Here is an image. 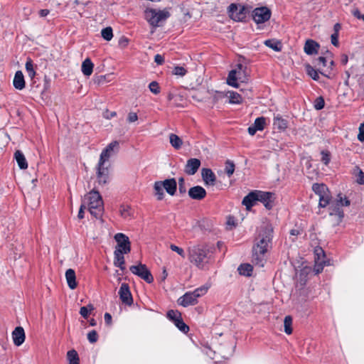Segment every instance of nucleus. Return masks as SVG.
Instances as JSON below:
<instances>
[{
	"label": "nucleus",
	"mask_w": 364,
	"mask_h": 364,
	"mask_svg": "<svg viewBox=\"0 0 364 364\" xmlns=\"http://www.w3.org/2000/svg\"><path fill=\"white\" fill-rule=\"evenodd\" d=\"M26 70L28 73V77L33 79L36 76V71L33 68V63L31 58H28L26 63Z\"/></svg>",
	"instance_id": "39"
},
{
	"label": "nucleus",
	"mask_w": 364,
	"mask_h": 364,
	"mask_svg": "<svg viewBox=\"0 0 364 364\" xmlns=\"http://www.w3.org/2000/svg\"><path fill=\"white\" fill-rule=\"evenodd\" d=\"M288 120L280 114H275L273 119V128L279 131H284L288 127Z\"/></svg>",
	"instance_id": "19"
},
{
	"label": "nucleus",
	"mask_w": 364,
	"mask_h": 364,
	"mask_svg": "<svg viewBox=\"0 0 364 364\" xmlns=\"http://www.w3.org/2000/svg\"><path fill=\"white\" fill-rule=\"evenodd\" d=\"M86 208V203H84V201L82 200V203L80 207V210H79V212H78V214H77V218L79 219H82L84 218V210Z\"/></svg>",
	"instance_id": "59"
},
{
	"label": "nucleus",
	"mask_w": 364,
	"mask_h": 364,
	"mask_svg": "<svg viewBox=\"0 0 364 364\" xmlns=\"http://www.w3.org/2000/svg\"><path fill=\"white\" fill-rule=\"evenodd\" d=\"M266 119L264 117H257L253 124L255 127H256L258 131H262L264 128Z\"/></svg>",
	"instance_id": "47"
},
{
	"label": "nucleus",
	"mask_w": 364,
	"mask_h": 364,
	"mask_svg": "<svg viewBox=\"0 0 364 364\" xmlns=\"http://www.w3.org/2000/svg\"><path fill=\"white\" fill-rule=\"evenodd\" d=\"M65 278L68 286L71 289H75L77 287L76 275L73 269H68L65 272Z\"/></svg>",
	"instance_id": "26"
},
{
	"label": "nucleus",
	"mask_w": 364,
	"mask_h": 364,
	"mask_svg": "<svg viewBox=\"0 0 364 364\" xmlns=\"http://www.w3.org/2000/svg\"><path fill=\"white\" fill-rule=\"evenodd\" d=\"M319 44L314 40L308 39L304 47V52L309 55L317 54L318 52Z\"/></svg>",
	"instance_id": "22"
},
{
	"label": "nucleus",
	"mask_w": 364,
	"mask_h": 364,
	"mask_svg": "<svg viewBox=\"0 0 364 364\" xmlns=\"http://www.w3.org/2000/svg\"><path fill=\"white\" fill-rule=\"evenodd\" d=\"M223 96L229 99V103L239 105L242 102V97L235 91H228Z\"/></svg>",
	"instance_id": "27"
},
{
	"label": "nucleus",
	"mask_w": 364,
	"mask_h": 364,
	"mask_svg": "<svg viewBox=\"0 0 364 364\" xmlns=\"http://www.w3.org/2000/svg\"><path fill=\"white\" fill-rule=\"evenodd\" d=\"M325 102L322 97H317L314 101V107L316 110H321L324 107Z\"/></svg>",
	"instance_id": "51"
},
{
	"label": "nucleus",
	"mask_w": 364,
	"mask_h": 364,
	"mask_svg": "<svg viewBox=\"0 0 364 364\" xmlns=\"http://www.w3.org/2000/svg\"><path fill=\"white\" fill-rule=\"evenodd\" d=\"M164 189L170 196H174L177 190V182L174 178L165 179L162 181Z\"/></svg>",
	"instance_id": "21"
},
{
	"label": "nucleus",
	"mask_w": 364,
	"mask_h": 364,
	"mask_svg": "<svg viewBox=\"0 0 364 364\" xmlns=\"http://www.w3.org/2000/svg\"><path fill=\"white\" fill-rule=\"evenodd\" d=\"M312 190L318 196L328 192V187L323 183H314L312 186Z\"/></svg>",
	"instance_id": "34"
},
{
	"label": "nucleus",
	"mask_w": 364,
	"mask_h": 364,
	"mask_svg": "<svg viewBox=\"0 0 364 364\" xmlns=\"http://www.w3.org/2000/svg\"><path fill=\"white\" fill-rule=\"evenodd\" d=\"M162 181H156L154 184V195L158 200H161L164 198V186Z\"/></svg>",
	"instance_id": "31"
},
{
	"label": "nucleus",
	"mask_w": 364,
	"mask_h": 364,
	"mask_svg": "<svg viewBox=\"0 0 364 364\" xmlns=\"http://www.w3.org/2000/svg\"><path fill=\"white\" fill-rule=\"evenodd\" d=\"M87 339L90 343H94L98 339V335L96 331L92 330L87 333Z\"/></svg>",
	"instance_id": "55"
},
{
	"label": "nucleus",
	"mask_w": 364,
	"mask_h": 364,
	"mask_svg": "<svg viewBox=\"0 0 364 364\" xmlns=\"http://www.w3.org/2000/svg\"><path fill=\"white\" fill-rule=\"evenodd\" d=\"M214 247L206 245H196L188 248V259L198 268L203 269L213 260Z\"/></svg>",
	"instance_id": "2"
},
{
	"label": "nucleus",
	"mask_w": 364,
	"mask_h": 364,
	"mask_svg": "<svg viewBox=\"0 0 364 364\" xmlns=\"http://www.w3.org/2000/svg\"><path fill=\"white\" fill-rule=\"evenodd\" d=\"M264 45L274 51H281L282 45L280 41L274 39H268L264 41Z\"/></svg>",
	"instance_id": "33"
},
{
	"label": "nucleus",
	"mask_w": 364,
	"mask_h": 364,
	"mask_svg": "<svg viewBox=\"0 0 364 364\" xmlns=\"http://www.w3.org/2000/svg\"><path fill=\"white\" fill-rule=\"evenodd\" d=\"M166 316L175 323L177 320L181 318V314L177 310H169L167 311Z\"/></svg>",
	"instance_id": "40"
},
{
	"label": "nucleus",
	"mask_w": 364,
	"mask_h": 364,
	"mask_svg": "<svg viewBox=\"0 0 364 364\" xmlns=\"http://www.w3.org/2000/svg\"><path fill=\"white\" fill-rule=\"evenodd\" d=\"M120 214L122 217L127 219L132 216V208L129 205H122L120 206L119 209Z\"/></svg>",
	"instance_id": "44"
},
{
	"label": "nucleus",
	"mask_w": 364,
	"mask_h": 364,
	"mask_svg": "<svg viewBox=\"0 0 364 364\" xmlns=\"http://www.w3.org/2000/svg\"><path fill=\"white\" fill-rule=\"evenodd\" d=\"M201 176L205 186H214L216 181V176L214 172L208 168L201 170Z\"/></svg>",
	"instance_id": "16"
},
{
	"label": "nucleus",
	"mask_w": 364,
	"mask_h": 364,
	"mask_svg": "<svg viewBox=\"0 0 364 364\" xmlns=\"http://www.w3.org/2000/svg\"><path fill=\"white\" fill-rule=\"evenodd\" d=\"M257 131H258V129L256 127H255V126L253 124L250 126L247 129V132H248L249 134L251 136L255 135V133L257 132Z\"/></svg>",
	"instance_id": "63"
},
{
	"label": "nucleus",
	"mask_w": 364,
	"mask_h": 364,
	"mask_svg": "<svg viewBox=\"0 0 364 364\" xmlns=\"http://www.w3.org/2000/svg\"><path fill=\"white\" fill-rule=\"evenodd\" d=\"M271 16L272 11L267 6L255 8L252 12V19L257 24L267 22L270 19Z\"/></svg>",
	"instance_id": "9"
},
{
	"label": "nucleus",
	"mask_w": 364,
	"mask_h": 364,
	"mask_svg": "<svg viewBox=\"0 0 364 364\" xmlns=\"http://www.w3.org/2000/svg\"><path fill=\"white\" fill-rule=\"evenodd\" d=\"M14 157L21 169H26L28 168V163L22 151L20 150L16 151L14 153Z\"/></svg>",
	"instance_id": "28"
},
{
	"label": "nucleus",
	"mask_w": 364,
	"mask_h": 364,
	"mask_svg": "<svg viewBox=\"0 0 364 364\" xmlns=\"http://www.w3.org/2000/svg\"><path fill=\"white\" fill-rule=\"evenodd\" d=\"M178 191L179 193L181 195H183L186 193L185 179L183 177H181L178 178Z\"/></svg>",
	"instance_id": "53"
},
{
	"label": "nucleus",
	"mask_w": 364,
	"mask_h": 364,
	"mask_svg": "<svg viewBox=\"0 0 364 364\" xmlns=\"http://www.w3.org/2000/svg\"><path fill=\"white\" fill-rule=\"evenodd\" d=\"M358 139L361 142L364 141V131H363L362 128H359V134L358 135Z\"/></svg>",
	"instance_id": "64"
},
{
	"label": "nucleus",
	"mask_w": 364,
	"mask_h": 364,
	"mask_svg": "<svg viewBox=\"0 0 364 364\" xmlns=\"http://www.w3.org/2000/svg\"><path fill=\"white\" fill-rule=\"evenodd\" d=\"M94 64L90 58H86L82 63L81 70L84 75L90 76L93 71Z\"/></svg>",
	"instance_id": "29"
},
{
	"label": "nucleus",
	"mask_w": 364,
	"mask_h": 364,
	"mask_svg": "<svg viewBox=\"0 0 364 364\" xmlns=\"http://www.w3.org/2000/svg\"><path fill=\"white\" fill-rule=\"evenodd\" d=\"M178 302L180 305L187 307L191 305H195L197 304L198 301L193 297L192 294L188 291L181 296L178 299Z\"/></svg>",
	"instance_id": "23"
},
{
	"label": "nucleus",
	"mask_w": 364,
	"mask_h": 364,
	"mask_svg": "<svg viewBox=\"0 0 364 364\" xmlns=\"http://www.w3.org/2000/svg\"><path fill=\"white\" fill-rule=\"evenodd\" d=\"M228 12L231 19L235 21H245L249 12L246 6L231 4L228 8Z\"/></svg>",
	"instance_id": "6"
},
{
	"label": "nucleus",
	"mask_w": 364,
	"mask_h": 364,
	"mask_svg": "<svg viewBox=\"0 0 364 364\" xmlns=\"http://www.w3.org/2000/svg\"><path fill=\"white\" fill-rule=\"evenodd\" d=\"M321 161L325 164L328 165L331 161V154L328 151L323 150L321 152Z\"/></svg>",
	"instance_id": "50"
},
{
	"label": "nucleus",
	"mask_w": 364,
	"mask_h": 364,
	"mask_svg": "<svg viewBox=\"0 0 364 364\" xmlns=\"http://www.w3.org/2000/svg\"><path fill=\"white\" fill-rule=\"evenodd\" d=\"M331 43L335 46H338L339 43H338V33H333L331 36Z\"/></svg>",
	"instance_id": "61"
},
{
	"label": "nucleus",
	"mask_w": 364,
	"mask_h": 364,
	"mask_svg": "<svg viewBox=\"0 0 364 364\" xmlns=\"http://www.w3.org/2000/svg\"><path fill=\"white\" fill-rule=\"evenodd\" d=\"M315 253L317 256V258H315V265L314 269L316 274H319L323 271V267L326 265V261L323 259L320 258L321 254H322L324 257V252L321 248H319L315 250Z\"/></svg>",
	"instance_id": "20"
},
{
	"label": "nucleus",
	"mask_w": 364,
	"mask_h": 364,
	"mask_svg": "<svg viewBox=\"0 0 364 364\" xmlns=\"http://www.w3.org/2000/svg\"><path fill=\"white\" fill-rule=\"evenodd\" d=\"M257 194L258 190H255L244 197L242 203L246 207L247 210H250L255 205L256 202L258 201Z\"/></svg>",
	"instance_id": "17"
},
{
	"label": "nucleus",
	"mask_w": 364,
	"mask_h": 364,
	"mask_svg": "<svg viewBox=\"0 0 364 364\" xmlns=\"http://www.w3.org/2000/svg\"><path fill=\"white\" fill-rule=\"evenodd\" d=\"M318 197H319L318 205H319V207H321V208H325L327 205H329L332 201L331 197L329 195V191L323 195L318 196Z\"/></svg>",
	"instance_id": "37"
},
{
	"label": "nucleus",
	"mask_w": 364,
	"mask_h": 364,
	"mask_svg": "<svg viewBox=\"0 0 364 364\" xmlns=\"http://www.w3.org/2000/svg\"><path fill=\"white\" fill-rule=\"evenodd\" d=\"M237 79H241V76L238 75L237 70H232L230 71L228 79H227V83L232 87H237L238 84L237 82Z\"/></svg>",
	"instance_id": "30"
},
{
	"label": "nucleus",
	"mask_w": 364,
	"mask_h": 364,
	"mask_svg": "<svg viewBox=\"0 0 364 364\" xmlns=\"http://www.w3.org/2000/svg\"><path fill=\"white\" fill-rule=\"evenodd\" d=\"M208 289V287H200L199 288L196 289L195 290L201 296L207 292Z\"/></svg>",
	"instance_id": "62"
},
{
	"label": "nucleus",
	"mask_w": 364,
	"mask_h": 364,
	"mask_svg": "<svg viewBox=\"0 0 364 364\" xmlns=\"http://www.w3.org/2000/svg\"><path fill=\"white\" fill-rule=\"evenodd\" d=\"M149 88L150 91L155 95H157L160 92V87L159 86V83L156 81H152L150 82L149 85Z\"/></svg>",
	"instance_id": "52"
},
{
	"label": "nucleus",
	"mask_w": 364,
	"mask_h": 364,
	"mask_svg": "<svg viewBox=\"0 0 364 364\" xmlns=\"http://www.w3.org/2000/svg\"><path fill=\"white\" fill-rule=\"evenodd\" d=\"M95 309L92 304H89L87 306H82L80 309V314L84 318H87L89 314Z\"/></svg>",
	"instance_id": "43"
},
{
	"label": "nucleus",
	"mask_w": 364,
	"mask_h": 364,
	"mask_svg": "<svg viewBox=\"0 0 364 364\" xmlns=\"http://www.w3.org/2000/svg\"><path fill=\"white\" fill-rule=\"evenodd\" d=\"M101 35L105 40L109 41L113 37L112 28L109 26L103 28Z\"/></svg>",
	"instance_id": "46"
},
{
	"label": "nucleus",
	"mask_w": 364,
	"mask_h": 364,
	"mask_svg": "<svg viewBox=\"0 0 364 364\" xmlns=\"http://www.w3.org/2000/svg\"><path fill=\"white\" fill-rule=\"evenodd\" d=\"M97 183L100 186H104L109 181V167L97 164Z\"/></svg>",
	"instance_id": "11"
},
{
	"label": "nucleus",
	"mask_w": 364,
	"mask_h": 364,
	"mask_svg": "<svg viewBox=\"0 0 364 364\" xmlns=\"http://www.w3.org/2000/svg\"><path fill=\"white\" fill-rule=\"evenodd\" d=\"M188 196L191 199L201 200L206 196V191L200 186H196L188 190Z\"/></svg>",
	"instance_id": "14"
},
{
	"label": "nucleus",
	"mask_w": 364,
	"mask_h": 364,
	"mask_svg": "<svg viewBox=\"0 0 364 364\" xmlns=\"http://www.w3.org/2000/svg\"><path fill=\"white\" fill-rule=\"evenodd\" d=\"M129 270L132 274L144 279L148 284H151L154 282V277L144 264L139 263L138 265H132L129 267Z\"/></svg>",
	"instance_id": "8"
},
{
	"label": "nucleus",
	"mask_w": 364,
	"mask_h": 364,
	"mask_svg": "<svg viewBox=\"0 0 364 364\" xmlns=\"http://www.w3.org/2000/svg\"><path fill=\"white\" fill-rule=\"evenodd\" d=\"M257 196L258 201L263 203L266 209L271 210L273 208L275 200L274 193L272 192L258 191Z\"/></svg>",
	"instance_id": "12"
},
{
	"label": "nucleus",
	"mask_w": 364,
	"mask_h": 364,
	"mask_svg": "<svg viewBox=\"0 0 364 364\" xmlns=\"http://www.w3.org/2000/svg\"><path fill=\"white\" fill-rule=\"evenodd\" d=\"M67 358L69 364H80V358L77 351L74 349L68 351Z\"/></svg>",
	"instance_id": "35"
},
{
	"label": "nucleus",
	"mask_w": 364,
	"mask_h": 364,
	"mask_svg": "<svg viewBox=\"0 0 364 364\" xmlns=\"http://www.w3.org/2000/svg\"><path fill=\"white\" fill-rule=\"evenodd\" d=\"M119 296L123 304L128 306L132 305L133 298L128 284L122 283L121 284L119 290Z\"/></svg>",
	"instance_id": "13"
},
{
	"label": "nucleus",
	"mask_w": 364,
	"mask_h": 364,
	"mask_svg": "<svg viewBox=\"0 0 364 364\" xmlns=\"http://www.w3.org/2000/svg\"><path fill=\"white\" fill-rule=\"evenodd\" d=\"M353 174L356 177V182L360 185H364V172L358 166L354 168Z\"/></svg>",
	"instance_id": "38"
},
{
	"label": "nucleus",
	"mask_w": 364,
	"mask_h": 364,
	"mask_svg": "<svg viewBox=\"0 0 364 364\" xmlns=\"http://www.w3.org/2000/svg\"><path fill=\"white\" fill-rule=\"evenodd\" d=\"M114 240L117 242V247L115 250H121L122 252L125 254L131 251V243L129 237L124 233H117L114 235Z\"/></svg>",
	"instance_id": "10"
},
{
	"label": "nucleus",
	"mask_w": 364,
	"mask_h": 364,
	"mask_svg": "<svg viewBox=\"0 0 364 364\" xmlns=\"http://www.w3.org/2000/svg\"><path fill=\"white\" fill-rule=\"evenodd\" d=\"M154 62L157 65H162L164 62V58L160 54H156L154 56Z\"/></svg>",
	"instance_id": "60"
},
{
	"label": "nucleus",
	"mask_w": 364,
	"mask_h": 364,
	"mask_svg": "<svg viewBox=\"0 0 364 364\" xmlns=\"http://www.w3.org/2000/svg\"><path fill=\"white\" fill-rule=\"evenodd\" d=\"M170 143L171 146L176 149H179L182 144V139L175 134H171L169 136Z\"/></svg>",
	"instance_id": "36"
},
{
	"label": "nucleus",
	"mask_w": 364,
	"mask_h": 364,
	"mask_svg": "<svg viewBox=\"0 0 364 364\" xmlns=\"http://www.w3.org/2000/svg\"><path fill=\"white\" fill-rule=\"evenodd\" d=\"M326 55H327L326 57L320 56L316 59V64L318 65H322L323 66L326 65V58H328V55L331 56L332 53L330 51L326 50Z\"/></svg>",
	"instance_id": "56"
},
{
	"label": "nucleus",
	"mask_w": 364,
	"mask_h": 364,
	"mask_svg": "<svg viewBox=\"0 0 364 364\" xmlns=\"http://www.w3.org/2000/svg\"><path fill=\"white\" fill-rule=\"evenodd\" d=\"M172 73L175 75L183 77L187 73V70L182 66H175L172 70Z\"/></svg>",
	"instance_id": "49"
},
{
	"label": "nucleus",
	"mask_w": 364,
	"mask_h": 364,
	"mask_svg": "<svg viewBox=\"0 0 364 364\" xmlns=\"http://www.w3.org/2000/svg\"><path fill=\"white\" fill-rule=\"evenodd\" d=\"M175 326L183 333H186L189 331V327L183 321L182 318L177 320Z\"/></svg>",
	"instance_id": "48"
},
{
	"label": "nucleus",
	"mask_w": 364,
	"mask_h": 364,
	"mask_svg": "<svg viewBox=\"0 0 364 364\" xmlns=\"http://www.w3.org/2000/svg\"><path fill=\"white\" fill-rule=\"evenodd\" d=\"M235 164L232 161L227 160L225 162V172L228 177H230L235 171Z\"/></svg>",
	"instance_id": "45"
},
{
	"label": "nucleus",
	"mask_w": 364,
	"mask_h": 364,
	"mask_svg": "<svg viewBox=\"0 0 364 364\" xmlns=\"http://www.w3.org/2000/svg\"><path fill=\"white\" fill-rule=\"evenodd\" d=\"M170 249L172 251L177 252L183 258H185L186 256L183 249L176 246V245L171 244L170 245Z\"/></svg>",
	"instance_id": "54"
},
{
	"label": "nucleus",
	"mask_w": 364,
	"mask_h": 364,
	"mask_svg": "<svg viewBox=\"0 0 364 364\" xmlns=\"http://www.w3.org/2000/svg\"><path fill=\"white\" fill-rule=\"evenodd\" d=\"M119 149V144L117 141H113L109 143L101 152L100 159L97 164L106 165L111 156L117 154Z\"/></svg>",
	"instance_id": "7"
},
{
	"label": "nucleus",
	"mask_w": 364,
	"mask_h": 364,
	"mask_svg": "<svg viewBox=\"0 0 364 364\" xmlns=\"http://www.w3.org/2000/svg\"><path fill=\"white\" fill-rule=\"evenodd\" d=\"M12 338L14 343L16 346L22 345L25 341L24 329L21 326H17L12 332Z\"/></svg>",
	"instance_id": "18"
},
{
	"label": "nucleus",
	"mask_w": 364,
	"mask_h": 364,
	"mask_svg": "<svg viewBox=\"0 0 364 364\" xmlns=\"http://www.w3.org/2000/svg\"><path fill=\"white\" fill-rule=\"evenodd\" d=\"M84 203L88 206L89 211L96 218L101 217L104 206L102 197L99 191L93 189L83 199Z\"/></svg>",
	"instance_id": "3"
},
{
	"label": "nucleus",
	"mask_w": 364,
	"mask_h": 364,
	"mask_svg": "<svg viewBox=\"0 0 364 364\" xmlns=\"http://www.w3.org/2000/svg\"><path fill=\"white\" fill-rule=\"evenodd\" d=\"M171 16L170 12L166 9L156 10L151 8H146L144 11V18L153 27H159L161 22L165 21Z\"/></svg>",
	"instance_id": "4"
},
{
	"label": "nucleus",
	"mask_w": 364,
	"mask_h": 364,
	"mask_svg": "<svg viewBox=\"0 0 364 364\" xmlns=\"http://www.w3.org/2000/svg\"><path fill=\"white\" fill-rule=\"evenodd\" d=\"M338 198L334 200H332L331 203L329 205V215L331 216H337V223H340L343 217H344V213L343 210L341 209L342 206H348L350 205V200L345 197L344 198V203H342L343 201V197L341 196V194L338 195Z\"/></svg>",
	"instance_id": "5"
},
{
	"label": "nucleus",
	"mask_w": 364,
	"mask_h": 364,
	"mask_svg": "<svg viewBox=\"0 0 364 364\" xmlns=\"http://www.w3.org/2000/svg\"><path fill=\"white\" fill-rule=\"evenodd\" d=\"M352 14L356 18L364 21V14H362L358 9L356 8L353 9Z\"/></svg>",
	"instance_id": "58"
},
{
	"label": "nucleus",
	"mask_w": 364,
	"mask_h": 364,
	"mask_svg": "<svg viewBox=\"0 0 364 364\" xmlns=\"http://www.w3.org/2000/svg\"><path fill=\"white\" fill-rule=\"evenodd\" d=\"M292 318L290 316H287L284 318V332L290 335L292 333Z\"/></svg>",
	"instance_id": "42"
},
{
	"label": "nucleus",
	"mask_w": 364,
	"mask_h": 364,
	"mask_svg": "<svg viewBox=\"0 0 364 364\" xmlns=\"http://www.w3.org/2000/svg\"><path fill=\"white\" fill-rule=\"evenodd\" d=\"M238 272L240 275L250 277L252 275L253 267L247 263L241 264L237 268Z\"/></svg>",
	"instance_id": "32"
},
{
	"label": "nucleus",
	"mask_w": 364,
	"mask_h": 364,
	"mask_svg": "<svg viewBox=\"0 0 364 364\" xmlns=\"http://www.w3.org/2000/svg\"><path fill=\"white\" fill-rule=\"evenodd\" d=\"M274 237V229L271 224L262 225L255 239L252 247V262L259 267H264L267 253L272 248Z\"/></svg>",
	"instance_id": "1"
},
{
	"label": "nucleus",
	"mask_w": 364,
	"mask_h": 364,
	"mask_svg": "<svg viewBox=\"0 0 364 364\" xmlns=\"http://www.w3.org/2000/svg\"><path fill=\"white\" fill-rule=\"evenodd\" d=\"M138 116L136 112H130L127 116V122L129 123H133L137 121Z\"/></svg>",
	"instance_id": "57"
},
{
	"label": "nucleus",
	"mask_w": 364,
	"mask_h": 364,
	"mask_svg": "<svg viewBox=\"0 0 364 364\" xmlns=\"http://www.w3.org/2000/svg\"><path fill=\"white\" fill-rule=\"evenodd\" d=\"M14 87L18 90H22L25 88L26 82L24 80V76L21 70H18L16 72L14 80H13Z\"/></svg>",
	"instance_id": "24"
},
{
	"label": "nucleus",
	"mask_w": 364,
	"mask_h": 364,
	"mask_svg": "<svg viewBox=\"0 0 364 364\" xmlns=\"http://www.w3.org/2000/svg\"><path fill=\"white\" fill-rule=\"evenodd\" d=\"M200 161L196 158H191L187 161L184 171L188 175H194L200 166Z\"/></svg>",
	"instance_id": "15"
},
{
	"label": "nucleus",
	"mask_w": 364,
	"mask_h": 364,
	"mask_svg": "<svg viewBox=\"0 0 364 364\" xmlns=\"http://www.w3.org/2000/svg\"><path fill=\"white\" fill-rule=\"evenodd\" d=\"M306 71L307 74L314 80H318L319 79V75L318 72L315 70L311 65H306Z\"/></svg>",
	"instance_id": "41"
},
{
	"label": "nucleus",
	"mask_w": 364,
	"mask_h": 364,
	"mask_svg": "<svg viewBox=\"0 0 364 364\" xmlns=\"http://www.w3.org/2000/svg\"><path fill=\"white\" fill-rule=\"evenodd\" d=\"M124 252L121 250H114V264L115 267H119L121 270L125 269V262L124 257Z\"/></svg>",
	"instance_id": "25"
}]
</instances>
